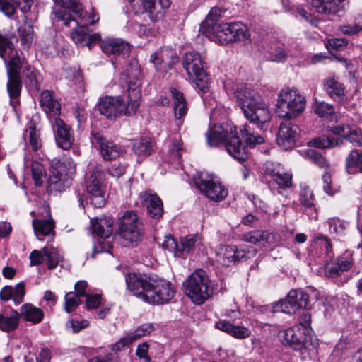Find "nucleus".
Returning a JSON list of instances; mask_svg holds the SVG:
<instances>
[{"instance_id": "obj_31", "label": "nucleus", "mask_w": 362, "mask_h": 362, "mask_svg": "<svg viewBox=\"0 0 362 362\" xmlns=\"http://www.w3.org/2000/svg\"><path fill=\"white\" fill-rule=\"evenodd\" d=\"M40 105L42 110L47 114L57 116L60 112V104L54 98V93L49 90H44L41 93Z\"/></svg>"}, {"instance_id": "obj_12", "label": "nucleus", "mask_w": 362, "mask_h": 362, "mask_svg": "<svg viewBox=\"0 0 362 362\" xmlns=\"http://www.w3.org/2000/svg\"><path fill=\"white\" fill-rule=\"evenodd\" d=\"M194 182L197 187L209 199L219 202L228 194V190L212 175L201 173L194 177Z\"/></svg>"}, {"instance_id": "obj_46", "label": "nucleus", "mask_w": 362, "mask_h": 362, "mask_svg": "<svg viewBox=\"0 0 362 362\" xmlns=\"http://www.w3.org/2000/svg\"><path fill=\"white\" fill-rule=\"evenodd\" d=\"M153 330V326L151 324H143L136 330L127 334L132 343L142 337L147 336Z\"/></svg>"}, {"instance_id": "obj_49", "label": "nucleus", "mask_w": 362, "mask_h": 362, "mask_svg": "<svg viewBox=\"0 0 362 362\" xmlns=\"http://www.w3.org/2000/svg\"><path fill=\"white\" fill-rule=\"evenodd\" d=\"M197 241L198 236L197 235H188L182 238L179 244V252L182 254L189 252Z\"/></svg>"}, {"instance_id": "obj_36", "label": "nucleus", "mask_w": 362, "mask_h": 362, "mask_svg": "<svg viewBox=\"0 0 362 362\" xmlns=\"http://www.w3.org/2000/svg\"><path fill=\"white\" fill-rule=\"evenodd\" d=\"M326 91L333 98L343 100L344 97V87L339 81L337 77L333 76L327 78L324 83Z\"/></svg>"}, {"instance_id": "obj_10", "label": "nucleus", "mask_w": 362, "mask_h": 362, "mask_svg": "<svg viewBox=\"0 0 362 362\" xmlns=\"http://www.w3.org/2000/svg\"><path fill=\"white\" fill-rule=\"evenodd\" d=\"M204 64L200 54L195 52L186 53L182 58V65L196 87L202 93L209 90V78L204 69Z\"/></svg>"}, {"instance_id": "obj_62", "label": "nucleus", "mask_w": 362, "mask_h": 362, "mask_svg": "<svg viewBox=\"0 0 362 362\" xmlns=\"http://www.w3.org/2000/svg\"><path fill=\"white\" fill-rule=\"evenodd\" d=\"M45 255L42 250H33L29 256L30 266H37L43 263L45 260Z\"/></svg>"}, {"instance_id": "obj_54", "label": "nucleus", "mask_w": 362, "mask_h": 362, "mask_svg": "<svg viewBox=\"0 0 362 362\" xmlns=\"http://www.w3.org/2000/svg\"><path fill=\"white\" fill-rule=\"evenodd\" d=\"M329 231L334 233H343L347 226V223L337 218H332L328 221Z\"/></svg>"}, {"instance_id": "obj_8", "label": "nucleus", "mask_w": 362, "mask_h": 362, "mask_svg": "<svg viewBox=\"0 0 362 362\" xmlns=\"http://www.w3.org/2000/svg\"><path fill=\"white\" fill-rule=\"evenodd\" d=\"M276 112L280 117L293 119L302 112L305 99L296 89L284 88L278 95Z\"/></svg>"}, {"instance_id": "obj_15", "label": "nucleus", "mask_w": 362, "mask_h": 362, "mask_svg": "<svg viewBox=\"0 0 362 362\" xmlns=\"http://www.w3.org/2000/svg\"><path fill=\"white\" fill-rule=\"evenodd\" d=\"M279 336L286 344L299 351L307 348L310 341V336L307 334L306 328L300 325H294L279 332Z\"/></svg>"}, {"instance_id": "obj_35", "label": "nucleus", "mask_w": 362, "mask_h": 362, "mask_svg": "<svg viewBox=\"0 0 362 362\" xmlns=\"http://www.w3.org/2000/svg\"><path fill=\"white\" fill-rule=\"evenodd\" d=\"M170 93L173 100V106L175 117L176 119H180L187 114V102L184 98L183 94L179 92L176 88H172Z\"/></svg>"}, {"instance_id": "obj_9", "label": "nucleus", "mask_w": 362, "mask_h": 362, "mask_svg": "<svg viewBox=\"0 0 362 362\" xmlns=\"http://www.w3.org/2000/svg\"><path fill=\"white\" fill-rule=\"evenodd\" d=\"M209 283L205 272L197 269L183 282L185 293L194 303L202 305L212 294Z\"/></svg>"}, {"instance_id": "obj_63", "label": "nucleus", "mask_w": 362, "mask_h": 362, "mask_svg": "<svg viewBox=\"0 0 362 362\" xmlns=\"http://www.w3.org/2000/svg\"><path fill=\"white\" fill-rule=\"evenodd\" d=\"M362 30V18L358 22L354 23L353 25H346L341 27V30L343 33L346 35H354Z\"/></svg>"}, {"instance_id": "obj_20", "label": "nucleus", "mask_w": 362, "mask_h": 362, "mask_svg": "<svg viewBox=\"0 0 362 362\" xmlns=\"http://www.w3.org/2000/svg\"><path fill=\"white\" fill-rule=\"evenodd\" d=\"M90 139L93 144L99 146L101 156L105 160L115 159L119 156L120 147L104 137L100 133H92Z\"/></svg>"}, {"instance_id": "obj_17", "label": "nucleus", "mask_w": 362, "mask_h": 362, "mask_svg": "<svg viewBox=\"0 0 362 362\" xmlns=\"http://www.w3.org/2000/svg\"><path fill=\"white\" fill-rule=\"evenodd\" d=\"M21 66L22 61L18 59H14L8 62L7 90L11 98H16L20 95L21 90L20 70Z\"/></svg>"}, {"instance_id": "obj_40", "label": "nucleus", "mask_w": 362, "mask_h": 362, "mask_svg": "<svg viewBox=\"0 0 362 362\" xmlns=\"http://www.w3.org/2000/svg\"><path fill=\"white\" fill-rule=\"evenodd\" d=\"M32 224L35 234L38 240H41L40 235L46 236L54 233V222L52 219H34Z\"/></svg>"}, {"instance_id": "obj_3", "label": "nucleus", "mask_w": 362, "mask_h": 362, "mask_svg": "<svg viewBox=\"0 0 362 362\" xmlns=\"http://www.w3.org/2000/svg\"><path fill=\"white\" fill-rule=\"evenodd\" d=\"M127 92V105L120 96L103 98L98 104V109L100 114L110 119L122 115L126 116L134 115L140 105L139 101L141 98V80L136 78L134 81H129Z\"/></svg>"}, {"instance_id": "obj_4", "label": "nucleus", "mask_w": 362, "mask_h": 362, "mask_svg": "<svg viewBox=\"0 0 362 362\" xmlns=\"http://www.w3.org/2000/svg\"><path fill=\"white\" fill-rule=\"evenodd\" d=\"M206 135L210 147H216L223 143L227 152L234 159L243 163L247 158V148L238 136L236 127H230L228 131L216 124L208 130Z\"/></svg>"}, {"instance_id": "obj_41", "label": "nucleus", "mask_w": 362, "mask_h": 362, "mask_svg": "<svg viewBox=\"0 0 362 362\" xmlns=\"http://www.w3.org/2000/svg\"><path fill=\"white\" fill-rule=\"evenodd\" d=\"M272 237V234L268 231L257 230L244 233L242 238L245 242L257 245L269 243Z\"/></svg>"}, {"instance_id": "obj_48", "label": "nucleus", "mask_w": 362, "mask_h": 362, "mask_svg": "<svg viewBox=\"0 0 362 362\" xmlns=\"http://www.w3.org/2000/svg\"><path fill=\"white\" fill-rule=\"evenodd\" d=\"M306 156L315 164L320 168L328 169L329 168V163L321 153L313 149H308L305 151Z\"/></svg>"}, {"instance_id": "obj_19", "label": "nucleus", "mask_w": 362, "mask_h": 362, "mask_svg": "<svg viewBox=\"0 0 362 362\" xmlns=\"http://www.w3.org/2000/svg\"><path fill=\"white\" fill-rule=\"evenodd\" d=\"M53 130L57 146L64 150L69 149L74 141L71 127L62 119L57 117L54 119Z\"/></svg>"}, {"instance_id": "obj_29", "label": "nucleus", "mask_w": 362, "mask_h": 362, "mask_svg": "<svg viewBox=\"0 0 362 362\" xmlns=\"http://www.w3.org/2000/svg\"><path fill=\"white\" fill-rule=\"evenodd\" d=\"M113 223L112 218L106 216L95 218L90 221L93 232L102 238L111 235Z\"/></svg>"}, {"instance_id": "obj_7", "label": "nucleus", "mask_w": 362, "mask_h": 362, "mask_svg": "<svg viewBox=\"0 0 362 362\" xmlns=\"http://www.w3.org/2000/svg\"><path fill=\"white\" fill-rule=\"evenodd\" d=\"M206 24L208 32L213 33L209 37L223 45L245 41L250 36L247 27L240 22L214 23L208 20Z\"/></svg>"}, {"instance_id": "obj_14", "label": "nucleus", "mask_w": 362, "mask_h": 362, "mask_svg": "<svg viewBox=\"0 0 362 362\" xmlns=\"http://www.w3.org/2000/svg\"><path fill=\"white\" fill-rule=\"evenodd\" d=\"M308 305V295L302 289L291 290L285 299L280 300L275 308L287 314H294L298 310L305 309Z\"/></svg>"}, {"instance_id": "obj_58", "label": "nucleus", "mask_w": 362, "mask_h": 362, "mask_svg": "<svg viewBox=\"0 0 362 362\" xmlns=\"http://www.w3.org/2000/svg\"><path fill=\"white\" fill-rule=\"evenodd\" d=\"M287 54L280 47L272 49L269 54V59L276 62H281L286 59Z\"/></svg>"}, {"instance_id": "obj_45", "label": "nucleus", "mask_w": 362, "mask_h": 362, "mask_svg": "<svg viewBox=\"0 0 362 362\" xmlns=\"http://www.w3.org/2000/svg\"><path fill=\"white\" fill-rule=\"evenodd\" d=\"M26 134L24 135V139L30 145L33 151H37L41 147V141L39 135L37 134L35 127L30 126L26 129Z\"/></svg>"}, {"instance_id": "obj_44", "label": "nucleus", "mask_w": 362, "mask_h": 362, "mask_svg": "<svg viewBox=\"0 0 362 362\" xmlns=\"http://www.w3.org/2000/svg\"><path fill=\"white\" fill-rule=\"evenodd\" d=\"M21 45L25 49L31 45L33 40V27L31 24L25 23L18 29Z\"/></svg>"}, {"instance_id": "obj_37", "label": "nucleus", "mask_w": 362, "mask_h": 362, "mask_svg": "<svg viewBox=\"0 0 362 362\" xmlns=\"http://www.w3.org/2000/svg\"><path fill=\"white\" fill-rule=\"evenodd\" d=\"M235 245H219L216 250V261L225 267L234 262Z\"/></svg>"}, {"instance_id": "obj_26", "label": "nucleus", "mask_w": 362, "mask_h": 362, "mask_svg": "<svg viewBox=\"0 0 362 362\" xmlns=\"http://www.w3.org/2000/svg\"><path fill=\"white\" fill-rule=\"evenodd\" d=\"M344 0H312L311 5L320 14H337L344 10Z\"/></svg>"}, {"instance_id": "obj_51", "label": "nucleus", "mask_w": 362, "mask_h": 362, "mask_svg": "<svg viewBox=\"0 0 362 362\" xmlns=\"http://www.w3.org/2000/svg\"><path fill=\"white\" fill-rule=\"evenodd\" d=\"M300 202L305 209H310L314 206V196L313 191L308 187H305L302 189L300 194Z\"/></svg>"}, {"instance_id": "obj_59", "label": "nucleus", "mask_w": 362, "mask_h": 362, "mask_svg": "<svg viewBox=\"0 0 362 362\" xmlns=\"http://www.w3.org/2000/svg\"><path fill=\"white\" fill-rule=\"evenodd\" d=\"M314 242L319 245L321 248H324L327 253L332 250V245L329 240L322 234H316L313 237Z\"/></svg>"}, {"instance_id": "obj_53", "label": "nucleus", "mask_w": 362, "mask_h": 362, "mask_svg": "<svg viewBox=\"0 0 362 362\" xmlns=\"http://www.w3.org/2000/svg\"><path fill=\"white\" fill-rule=\"evenodd\" d=\"M31 171L33 178L35 180L36 185H41L42 178L45 174L43 165L39 162L34 161L31 165Z\"/></svg>"}, {"instance_id": "obj_38", "label": "nucleus", "mask_w": 362, "mask_h": 362, "mask_svg": "<svg viewBox=\"0 0 362 362\" xmlns=\"http://www.w3.org/2000/svg\"><path fill=\"white\" fill-rule=\"evenodd\" d=\"M346 169L349 174L362 173V150H352L346 158Z\"/></svg>"}, {"instance_id": "obj_60", "label": "nucleus", "mask_w": 362, "mask_h": 362, "mask_svg": "<svg viewBox=\"0 0 362 362\" xmlns=\"http://www.w3.org/2000/svg\"><path fill=\"white\" fill-rule=\"evenodd\" d=\"M149 346L147 343H142L137 346L136 355L140 358L144 360L145 362H151V357L148 355Z\"/></svg>"}, {"instance_id": "obj_56", "label": "nucleus", "mask_w": 362, "mask_h": 362, "mask_svg": "<svg viewBox=\"0 0 362 362\" xmlns=\"http://www.w3.org/2000/svg\"><path fill=\"white\" fill-rule=\"evenodd\" d=\"M162 247L163 250H168L171 252H179V244L170 235H168L165 237L162 243Z\"/></svg>"}, {"instance_id": "obj_57", "label": "nucleus", "mask_w": 362, "mask_h": 362, "mask_svg": "<svg viewBox=\"0 0 362 362\" xmlns=\"http://www.w3.org/2000/svg\"><path fill=\"white\" fill-rule=\"evenodd\" d=\"M314 111L320 117H324L327 115H331L334 112V108L332 105L324 102L316 103Z\"/></svg>"}, {"instance_id": "obj_2", "label": "nucleus", "mask_w": 362, "mask_h": 362, "mask_svg": "<svg viewBox=\"0 0 362 362\" xmlns=\"http://www.w3.org/2000/svg\"><path fill=\"white\" fill-rule=\"evenodd\" d=\"M129 290L143 301L152 305L169 303L176 290L171 282L164 279L129 274L125 278Z\"/></svg>"}, {"instance_id": "obj_43", "label": "nucleus", "mask_w": 362, "mask_h": 362, "mask_svg": "<svg viewBox=\"0 0 362 362\" xmlns=\"http://www.w3.org/2000/svg\"><path fill=\"white\" fill-rule=\"evenodd\" d=\"M234 252L235 253L234 254V262L235 263L253 257L257 253V249L252 246L243 245L238 247L235 246Z\"/></svg>"}, {"instance_id": "obj_5", "label": "nucleus", "mask_w": 362, "mask_h": 362, "mask_svg": "<svg viewBox=\"0 0 362 362\" xmlns=\"http://www.w3.org/2000/svg\"><path fill=\"white\" fill-rule=\"evenodd\" d=\"M62 4V7L55 10L53 13L58 21H62L68 27L71 23L76 25H93L99 19V15L93 8L91 12L83 13V7L78 0H54Z\"/></svg>"}, {"instance_id": "obj_47", "label": "nucleus", "mask_w": 362, "mask_h": 362, "mask_svg": "<svg viewBox=\"0 0 362 362\" xmlns=\"http://www.w3.org/2000/svg\"><path fill=\"white\" fill-rule=\"evenodd\" d=\"M342 143V141L339 139H330L327 136H323L314 139L313 140V145L319 148H327L337 146Z\"/></svg>"}, {"instance_id": "obj_64", "label": "nucleus", "mask_w": 362, "mask_h": 362, "mask_svg": "<svg viewBox=\"0 0 362 362\" xmlns=\"http://www.w3.org/2000/svg\"><path fill=\"white\" fill-rule=\"evenodd\" d=\"M341 272L342 271L338 262L327 264L325 266V274L329 277L335 278L339 276Z\"/></svg>"}, {"instance_id": "obj_34", "label": "nucleus", "mask_w": 362, "mask_h": 362, "mask_svg": "<svg viewBox=\"0 0 362 362\" xmlns=\"http://www.w3.org/2000/svg\"><path fill=\"white\" fill-rule=\"evenodd\" d=\"M0 57L6 64L14 59L22 61L18 52L14 49L11 40L6 36L0 34Z\"/></svg>"}, {"instance_id": "obj_50", "label": "nucleus", "mask_w": 362, "mask_h": 362, "mask_svg": "<svg viewBox=\"0 0 362 362\" xmlns=\"http://www.w3.org/2000/svg\"><path fill=\"white\" fill-rule=\"evenodd\" d=\"M79 296L75 292H69L64 297V308L67 313L74 311L81 304Z\"/></svg>"}, {"instance_id": "obj_22", "label": "nucleus", "mask_w": 362, "mask_h": 362, "mask_svg": "<svg viewBox=\"0 0 362 362\" xmlns=\"http://www.w3.org/2000/svg\"><path fill=\"white\" fill-rule=\"evenodd\" d=\"M102 51L107 54L127 57L130 52V45L122 39H105L100 42Z\"/></svg>"}, {"instance_id": "obj_27", "label": "nucleus", "mask_w": 362, "mask_h": 362, "mask_svg": "<svg viewBox=\"0 0 362 362\" xmlns=\"http://www.w3.org/2000/svg\"><path fill=\"white\" fill-rule=\"evenodd\" d=\"M25 294V284L20 282L14 288L11 286H6L0 291V299L3 301H8L12 299L16 305L23 301Z\"/></svg>"}, {"instance_id": "obj_61", "label": "nucleus", "mask_w": 362, "mask_h": 362, "mask_svg": "<svg viewBox=\"0 0 362 362\" xmlns=\"http://www.w3.org/2000/svg\"><path fill=\"white\" fill-rule=\"evenodd\" d=\"M102 303L101 296L99 294L90 295L86 296V305L88 310L95 309Z\"/></svg>"}, {"instance_id": "obj_39", "label": "nucleus", "mask_w": 362, "mask_h": 362, "mask_svg": "<svg viewBox=\"0 0 362 362\" xmlns=\"http://www.w3.org/2000/svg\"><path fill=\"white\" fill-rule=\"evenodd\" d=\"M132 148L138 156L147 157L155 151V143L149 138H141L133 143Z\"/></svg>"}, {"instance_id": "obj_42", "label": "nucleus", "mask_w": 362, "mask_h": 362, "mask_svg": "<svg viewBox=\"0 0 362 362\" xmlns=\"http://www.w3.org/2000/svg\"><path fill=\"white\" fill-rule=\"evenodd\" d=\"M42 252L47 258L48 268L50 269H55L62 258L59 251L53 247H44Z\"/></svg>"}, {"instance_id": "obj_55", "label": "nucleus", "mask_w": 362, "mask_h": 362, "mask_svg": "<svg viewBox=\"0 0 362 362\" xmlns=\"http://www.w3.org/2000/svg\"><path fill=\"white\" fill-rule=\"evenodd\" d=\"M323 190L329 196H332L337 191V189L333 186L331 175L325 172L322 175Z\"/></svg>"}, {"instance_id": "obj_28", "label": "nucleus", "mask_w": 362, "mask_h": 362, "mask_svg": "<svg viewBox=\"0 0 362 362\" xmlns=\"http://www.w3.org/2000/svg\"><path fill=\"white\" fill-rule=\"evenodd\" d=\"M332 132L340 135L350 143L362 146V134L356 127L347 124L337 125L332 127Z\"/></svg>"}, {"instance_id": "obj_30", "label": "nucleus", "mask_w": 362, "mask_h": 362, "mask_svg": "<svg viewBox=\"0 0 362 362\" xmlns=\"http://www.w3.org/2000/svg\"><path fill=\"white\" fill-rule=\"evenodd\" d=\"M216 327L217 329L237 339H245L251 334V332L248 328L232 325L226 320H219L216 322Z\"/></svg>"}, {"instance_id": "obj_33", "label": "nucleus", "mask_w": 362, "mask_h": 362, "mask_svg": "<svg viewBox=\"0 0 362 362\" xmlns=\"http://www.w3.org/2000/svg\"><path fill=\"white\" fill-rule=\"evenodd\" d=\"M20 314L12 309L9 313H0V330L10 332L16 330L19 325Z\"/></svg>"}, {"instance_id": "obj_16", "label": "nucleus", "mask_w": 362, "mask_h": 362, "mask_svg": "<svg viewBox=\"0 0 362 362\" xmlns=\"http://www.w3.org/2000/svg\"><path fill=\"white\" fill-rule=\"evenodd\" d=\"M299 129L297 125L285 122L280 124L277 134V143L285 150L291 149L296 144Z\"/></svg>"}, {"instance_id": "obj_23", "label": "nucleus", "mask_w": 362, "mask_h": 362, "mask_svg": "<svg viewBox=\"0 0 362 362\" xmlns=\"http://www.w3.org/2000/svg\"><path fill=\"white\" fill-rule=\"evenodd\" d=\"M141 204L147 208L148 214L155 219L160 218L163 213V203L156 194L143 192L139 195Z\"/></svg>"}, {"instance_id": "obj_21", "label": "nucleus", "mask_w": 362, "mask_h": 362, "mask_svg": "<svg viewBox=\"0 0 362 362\" xmlns=\"http://www.w3.org/2000/svg\"><path fill=\"white\" fill-rule=\"evenodd\" d=\"M71 35L76 45L87 46L89 49H92L94 44L101 41L100 35L98 33H90V29L85 25L78 26Z\"/></svg>"}, {"instance_id": "obj_32", "label": "nucleus", "mask_w": 362, "mask_h": 362, "mask_svg": "<svg viewBox=\"0 0 362 362\" xmlns=\"http://www.w3.org/2000/svg\"><path fill=\"white\" fill-rule=\"evenodd\" d=\"M20 317L33 324L41 322L44 318V312L42 309L33 305L30 303H25L21 307Z\"/></svg>"}, {"instance_id": "obj_1", "label": "nucleus", "mask_w": 362, "mask_h": 362, "mask_svg": "<svg viewBox=\"0 0 362 362\" xmlns=\"http://www.w3.org/2000/svg\"><path fill=\"white\" fill-rule=\"evenodd\" d=\"M234 95L246 119L257 129L255 131L249 124L243 125L240 129L243 139L250 146L263 144L264 139L261 133L267 130L271 119L268 105L257 92L243 86L234 92Z\"/></svg>"}, {"instance_id": "obj_13", "label": "nucleus", "mask_w": 362, "mask_h": 362, "mask_svg": "<svg viewBox=\"0 0 362 362\" xmlns=\"http://www.w3.org/2000/svg\"><path fill=\"white\" fill-rule=\"evenodd\" d=\"M104 173L100 165H95L86 182V190L92 197L91 203L95 207H101L105 203L104 197Z\"/></svg>"}, {"instance_id": "obj_11", "label": "nucleus", "mask_w": 362, "mask_h": 362, "mask_svg": "<svg viewBox=\"0 0 362 362\" xmlns=\"http://www.w3.org/2000/svg\"><path fill=\"white\" fill-rule=\"evenodd\" d=\"M118 233L124 245H136L141 240L139 217L133 211H126L119 220Z\"/></svg>"}, {"instance_id": "obj_25", "label": "nucleus", "mask_w": 362, "mask_h": 362, "mask_svg": "<svg viewBox=\"0 0 362 362\" xmlns=\"http://www.w3.org/2000/svg\"><path fill=\"white\" fill-rule=\"evenodd\" d=\"M177 61V57L175 52L169 48H160L151 55L150 62L153 63L157 69L170 66Z\"/></svg>"}, {"instance_id": "obj_18", "label": "nucleus", "mask_w": 362, "mask_h": 362, "mask_svg": "<svg viewBox=\"0 0 362 362\" xmlns=\"http://www.w3.org/2000/svg\"><path fill=\"white\" fill-rule=\"evenodd\" d=\"M266 175L276 184L279 189H286L292 186V175L284 172L279 165L267 163L264 168Z\"/></svg>"}, {"instance_id": "obj_24", "label": "nucleus", "mask_w": 362, "mask_h": 362, "mask_svg": "<svg viewBox=\"0 0 362 362\" xmlns=\"http://www.w3.org/2000/svg\"><path fill=\"white\" fill-rule=\"evenodd\" d=\"M144 9L148 13L150 18L156 21L163 15V10L168 9L171 4L170 0H139Z\"/></svg>"}, {"instance_id": "obj_6", "label": "nucleus", "mask_w": 362, "mask_h": 362, "mask_svg": "<svg viewBox=\"0 0 362 362\" xmlns=\"http://www.w3.org/2000/svg\"><path fill=\"white\" fill-rule=\"evenodd\" d=\"M76 172V165L70 158H63L50 167L47 191L56 194L65 191L71 184Z\"/></svg>"}, {"instance_id": "obj_52", "label": "nucleus", "mask_w": 362, "mask_h": 362, "mask_svg": "<svg viewBox=\"0 0 362 362\" xmlns=\"http://www.w3.org/2000/svg\"><path fill=\"white\" fill-rule=\"evenodd\" d=\"M221 10L217 8H212L209 15L207 16L205 21L202 23L200 29L202 30L203 33L206 35L208 37L211 36V35L213 33L208 32V25L206 24V22L208 20H211L214 23H219L217 21V17H218L221 15Z\"/></svg>"}]
</instances>
